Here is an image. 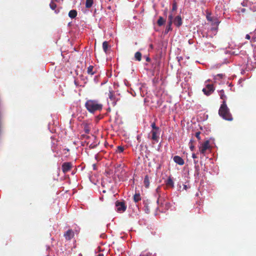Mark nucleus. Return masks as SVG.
<instances>
[{"label": "nucleus", "mask_w": 256, "mask_h": 256, "mask_svg": "<svg viewBox=\"0 0 256 256\" xmlns=\"http://www.w3.org/2000/svg\"><path fill=\"white\" fill-rule=\"evenodd\" d=\"M108 102H110L111 104L113 106H116L118 99L116 98L113 91H110L108 94Z\"/></svg>", "instance_id": "obj_7"}, {"label": "nucleus", "mask_w": 256, "mask_h": 256, "mask_svg": "<svg viewBox=\"0 0 256 256\" xmlns=\"http://www.w3.org/2000/svg\"><path fill=\"white\" fill-rule=\"evenodd\" d=\"M176 10H177V4L176 1H174L173 3H172V12L176 11Z\"/></svg>", "instance_id": "obj_24"}, {"label": "nucleus", "mask_w": 256, "mask_h": 256, "mask_svg": "<svg viewBox=\"0 0 256 256\" xmlns=\"http://www.w3.org/2000/svg\"><path fill=\"white\" fill-rule=\"evenodd\" d=\"M156 202H157L158 204L160 206H162L163 204V203L162 202V200L160 198H158V199Z\"/></svg>", "instance_id": "obj_27"}, {"label": "nucleus", "mask_w": 256, "mask_h": 256, "mask_svg": "<svg viewBox=\"0 0 256 256\" xmlns=\"http://www.w3.org/2000/svg\"><path fill=\"white\" fill-rule=\"evenodd\" d=\"M145 207V211L146 212L148 213L150 212V209L148 208V206L146 204L144 206Z\"/></svg>", "instance_id": "obj_30"}, {"label": "nucleus", "mask_w": 256, "mask_h": 256, "mask_svg": "<svg viewBox=\"0 0 256 256\" xmlns=\"http://www.w3.org/2000/svg\"><path fill=\"white\" fill-rule=\"evenodd\" d=\"M77 16V12L76 10H70L68 12V16L71 18H75Z\"/></svg>", "instance_id": "obj_14"}, {"label": "nucleus", "mask_w": 256, "mask_h": 256, "mask_svg": "<svg viewBox=\"0 0 256 256\" xmlns=\"http://www.w3.org/2000/svg\"><path fill=\"white\" fill-rule=\"evenodd\" d=\"M174 161L180 166H182L184 164V160L178 156H176L174 157Z\"/></svg>", "instance_id": "obj_12"}, {"label": "nucleus", "mask_w": 256, "mask_h": 256, "mask_svg": "<svg viewBox=\"0 0 256 256\" xmlns=\"http://www.w3.org/2000/svg\"><path fill=\"white\" fill-rule=\"evenodd\" d=\"M144 183L146 188H148L150 186V178L148 175H146L144 177Z\"/></svg>", "instance_id": "obj_15"}, {"label": "nucleus", "mask_w": 256, "mask_h": 256, "mask_svg": "<svg viewBox=\"0 0 256 256\" xmlns=\"http://www.w3.org/2000/svg\"><path fill=\"white\" fill-rule=\"evenodd\" d=\"M50 8H51V9H52V10H55V8H56V4L52 2L50 3Z\"/></svg>", "instance_id": "obj_25"}, {"label": "nucleus", "mask_w": 256, "mask_h": 256, "mask_svg": "<svg viewBox=\"0 0 256 256\" xmlns=\"http://www.w3.org/2000/svg\"><path fill=\"white\" fill-rule=\"evenodd\" d=\"M124 150V146H118L117 147V149L116 150V152L120 153V152H123Z\"/></svg>", "instance_id": "obj_23"}, {"label": "nucleus", "mask_w": 256, "mask_h": 256, "mask_svg": "<svg viewBox=\"0 0 256 256\" xmlns=\"http://www.w3.org/2000/svg\"><path fill=\"white\" fill-rule=\"evenodd\" d=\"M84 106L88 111L92 114L98 111H101L103 106L102 104L96 100H87Z\"/></svg>", "instance_id": "obj_1"}, {"label": "nucleus", "mask_w": 256, "mask_h": 256, "mask_svg": "<svg viewBox=\"0 0 256 256\" xmlns=\"http://www.w3.org/2000/svg\"><path fill=\"white\" fill-rule=\"evenodd\" d=\"M151 127L152 130L149 133L148 138L152 140L154 143H157L159 141L161 130L156 126L154 122L151 124Z\"/></svg>", "instance_id": "obj_3"}, {"label": "nucleus", "mask_w": 256, "mask_h": 256, "mask_svg": "<svg viewBox=\"0 0 256 256\" xmlns=\"http://www.w3.org/2000/svg\"><path fill=\"white\" fill-rule=\"evenodd\" d=\"M146 60L149 62L150 60V58L149 57H146Z\"/></svg>", "instance_id": "obj_34"}, {"label": "nucleus", "mask_w": 256, "mask_h": 256, "mask_svg": "<svg viewBox=\"0 0 256 256\" xmlns=\"http://www.w3.org/2000/svg\"><path fill=\"white\" fill-rule=\"evenodd\" d=\"M218 114L222 118L228 121L233 120L232 116L228 107L226 100H223L218 110Z\"/></svg>", "instance_id": "obj_2"}, {"label": "nucleus", "mask_w": 256, "mask_h": 256, "mask_svg": "<svg viewBox=\"0 0 256 256\" xmlns=\"http://www.w3.org/2000/svg\"><path fill=\"white\" fill-rule=\"evenodd\" d=\"M108 42H106V41H104V42H103V43H102V48H103L104 51L106 53H107V50H108Z\"/></svg>", "instance_id": "obj_20"}, {"label": "nucleus", "mask_w": 256, "mask_h": 256, "mask_svg": "<svg viewBox=\"0 0 256 256\" xmlns=\"http://www.w3.org/2000/svg\"><path fill=\"white\" fill-rule=\"evenodd\" d=\"M194 162L195 164H198V160H196V159H194Z\"/></svg>", "instance_id": "obj_33"}, {"label": "nucleus", "mask_w": 256, "mask_h": 256, "mask_svg": "<svg viewBox=\"0 0 256 256\" xmlns=\"http://www.w3.org/2000/svg\"><path fill=\"white\" fill-rule=\"evenodd\" d=\"M210 142L207 140L205 141L199 148V151L203 156H205L206 150L210 148Z\"/></svg>", "instance_id": "obj_4"}, {"label": "nucleus", "mask_w": 256, "mask_h": 256, "mask_svg": "<svg viewBox=\"0 0 256 256\" xmlns=\"http://www.w3.org/2000/svg\"><path fill=\"white\" fill-rule=\"evenodd\" d=\"M244 2H243L242 3V6H245V4H244Z\"/></svg>", "instance_id": "obj_41"}, {"label": "nucleus", "mask_w": 256, "mask_h": 256, "mask_svg": "<svg viewBox=\"0 0 256 256\" xmlns=\"http://www.w3.org/2000/svg\"><path fill=\"white\" fill-rule=\"evenodd\" d=\"M72 165L70 162H65L62 166V170L64 174L70 171L72 168Z\"/></svg>", "instance_id": "obj_8"}, {"label": "nucleus", "mask_w": 256, "mask_h": 256, "mask_svg": "<svg viewBox=\"0 0 256 256\" xmlns=\"http://www.w3.org/2000/svg\"><path fill=\"white\" fill-rule=\"evenodd\" d=\"M217 76H220V78H222V76H223V74H218L217 75Z\"/></svg>", "instance_id": "obj_35"}, {"label": "nucleus", "mask_w": 256, "mask_h": 256, "mask_svg": "<svg viewBox=\"0 0 256 256\" xmlns=\"http://www.w3.org/2000/svg\"><path fill=\"white\" fill-rule=\"evenodd\" d=\"M208 82H210V80H208L206 81V83Z\"/></svg>", "instance_id": "obj_39"}, {"label": "nucleus", "mask_w": 256, "mask_h": 256, "mask_svg": "<svg viewBox=\"0 0 256 256\" xmlns=\"http://www.w3.org/2000/svg\"><path fill=\"white\" fill-rule=\"evenodd\" d=\"M134 58L136 60L140 61L142 60V54L139 52H136L134 54Z\"/></svg>", "instance_id": "obj_17"}, {"label": "nucleus", "mask_w": 256, "mask_h": 256, "mask_svg": "<svg viewBox=\"0 0 256 256\" xmlns=\"http://www.w3.org/2000/svg\"><path fill=\"white\" fill-rule=\"evenodd\" d=\"M115 206L116 208V211L119 212H123L126 210V206L124 202L118 200L116 202Z\"/></svg>", "instance_id": "obj_5"}, {"label": "nucleus", "mask_w": 256, "mask_h": 256, "mask_svg": "<svg viewBox=\"0 0 256 256\" xmlns=\"http://www.w3.org/2000/svg\"><path fill=\"white\" fill-rule=\"evenodd\" d=\"M245 10H246L245 8H242L241 10V12H245Z\"/></svg>", "instance_id": "obj_36"}, {"label": "nucleus", "mask_w": 256, "mask_h": 256, "mask_svg": "<svg viewBox=\"0 0 256 256\" xmlns=\"http://www.w3.org/2000/svg\"><path fill=\"white\" fill-rule=\"evenodd\" d=\"M94 66H90L88 68L87 72L88 74L90 75H93L94 74V72L93 71Z\"/></svg>", "instance_id": "obj_21"}, {"label": "nucleus", "mask_w": 256, "mask_h": 256, "mask_svg": "<svg viewBox=\"0 0 256 256\" xmlns=\"http://www.w3.org/2000/svg\"><path fill=\"white\" fill-rule=\"evenodd\" d=\"M140 200H141V196H140V194H136L134 196V202H139Z\"/></svg>", "instance_id": "obj_19"}, {"label": "nucleus", "mask_w": 256, "mask_h": 256, "mask_svg": "<svg viewBox=\"0 0 256 256\" xmlns=\"http://www.w3.org/2000/svg\"><path fill=\"white\" fill-rule=\"evenodd\" d=\"M220 96L221 99L223 100H226V96L224 94V92L223 90H222L220 92Z\"/></svg>", "instance_id": "obj_22"}, {"label": "nucleus", "mask_w": 256, "mask_h": 256, "mask_svg": "<svg viewBox=\"0 0 256 256\" xmlns=\"http://www.w3.org/2000/svg\"><path fill=\"white\" fill-rule=\"evenodd\" d=\"M192 143H193V140H191L189 142L190 148L191 150H193L194 149V148Z\"/></svg>", "instance_id": "obj_26"}, {"label": "nucleus", "mask_w": 256, "mask_h": 256, "mask_svg": "<svg viewBox=\"0 0 256 256\" xmlns=\"http://www.w3.org/2000/svg\"><path fill=\"white\" fill-rule=\"evenodd\" d=\"M97 256H104V255L102 254H99Z\"/></svg>", "instance_id": "obj_37"}, {"label": "nucleus", "mask_w": 256, "mask_h": 256, "mask_svg": "<svg viewBox=\"0 0 256 256\" xmlns=\"http://www.w3.org/2000/svg\"><path fill=\"white\" fill-rule=\"evenodd\" d=\"M206 18L208 21H210V22L213 21V18L212 17H211L210 15L206 16Z\"/></svg>", "instance_id": "obj_28"}, {"label": "nucleus", "mask_w": 256, "mask_h": 256, "mask_svg": "<svg viewBox=\"0 0 256 256\" xmlns=\"http://www.w3.org/2000/svg\"><path fill=\"white\" fill-rule=\"evenodd\" d=\"M140 136H137V139H138V140H139L140 139Z\"/></svg>", "instance_id": "obj_38"}, {"label": "nucleus", "mask_w": 256, "mask_h": 256, "mask_svg": "<svg viewBox=\"0 0 256 256\" xmlns=\"http://www.w3.org/2000/svg\"><path fill=\"white\" fill-rule=\"evenodd\" d=\"M200 132H196V136L198 140H200Z\"/></svg>", "instance_id": "obj_29"}, {"label": "nucleus", "mask_w": 256, "mask_h": 256, "mask_svg": "<svg viewBox=\"0 0 256 256\" xmlns=\"http://www.w3.org/2000/svg\"><path fill=\"white\" fill-rule=\"evenodd\" d=\"M192 158H194V159H196L197 158V156H196V154L194 153H193L192 154Z\"/></svg>", "instance_id": "obj_31"}, {"label": "nucleus", "mask_w": 256, "mask_h": 256, "mask_svg": "<svg viewBox=\"0 0 256 256\" xmlns=\"http://www.w3.org/2000/svg\"><path fill=\"white\" fill-rule=\"evenodd\" d=\"M244 2H243L242 3V6H245V4H244Z\"/></svg>", "instance_id": "obj_40"}, {"label": "nucleus", "mask_w": 256, "mask_h": 256, "mask_svg": "<svg viewBox=\"0 0 256 256\" xmlns=\"http://www.w3.org/2000/svg\"><path fill=\"white\" fill-rule=\"evenodd\" d=\"M246 38L247 39V40H250V36L249 34H246Z\"/></svg>", "instance_id": "obj_32"}, {"label": "nucleus", "mask_w": 256, "mask_h": 256, "mask_svg": "<svg viewBox=\"0 0 256 256\" xmlns=\"http://www.w3.org/2000/svg\"><path fill=\"white\" fill-rule=\"evenodd\" d=\"M214 90V88L212 84H206V88L202 90L204 94L207 96L210 95Z\"/></svg>", "instance_id": "obj_6"}, {"label": "nucleus", "mask_w": 256, "mask_h": 256, "mask_svg": "<svg viewBox=\"0 0 256 256\" xmlns=\"http://www.w3.org/2000/svg\"><path fill=\"white\" fill-rule=\"evenodd\" d=\"M150 46V48H152V44H151Z\"/></svg>", "instance_id": "obj_42"}, {"label": "nucleus", "mask_w": 256, "mask_h": 256, "mask_svg": "<svg viewBox=\"0 0 256 256\" xmlns=\"http://www.w3.org/2000/svg\"><path fill=\"white\" fill-rule=\"evenodd\" d=\"M172 23L178 28L182 26V22L181 16H176L174 20H172Z\"/></svg>", "instance_id": "obj_10"}, {"label": "nucleus", "mask_w": 256, "mask_h": 256, "mask_svg": "<svg viewBox=\"0 0 256 256\" xmlns=\"http://www.w3.org/2000/svg\"><path fill=\"white\" fill-rule=\"evenodd\" d=\"M166 185L168 186H170L171 188H174V182L172 178L169 177L166 182Z\"/></svg>", "instance_id": "obj_13"}, {"label": "nucleus", "mask_w": 256, "mask_h": 256, "mask_svg": "<svg viewBox=\"0 0 256 256\" xmlns=\"http://www.w3.org/2000/svg\"><path fill=\"white\" fill-rule=\"evenodd\" d=\"M94 3L93 0H86V7L88 8H90Z\"/></svg>", "instance_id": "obj_18"}, {"label": "nucleus", "mask_w": 256, "mask_h": 256, "mask_svg": "<svg viewBox=\"0 0 256 256\" xmlns=\"http://www.w3.org/2000/svg\"><path fill=\"white\" fill-rule=\"evenodd\" d=\"M172 19H173V16H172V14H171L168 16V25H167L166 30H165L166 34H167L168 32L172 30Z\"/></svg>", "instance_id": "obj_9"}, {"label": "nucleus", "mask_w": 256, "mask_h": 256, "mask_svg": "<svg viewBox=\"0 0 256 256\" xmlns=\"http://www.w3.org/2000/svg\"><path fill=\"white\" fill-rule=\"evenodd\" d=\"M74 236V232L72 230H68L64 234V236L66 240H71Z\"/></svg>", "instance_id": "obj_11"}, {"label": "nucleus", "mask_w": 256, "mask_h": 256, "mask_svg": "<svg viewBox=\"0 0 256 256\" xmlns=\"http://www.w3.org/2000/svg\"><path fill=\"white\" fill-rule=\"evenodd\" d=\"M165 22L166 20H164L162 16H160L158 20L157 24L158 26H162L165 23Z\"/></svg>", "instance_id": "obj_16"}]
</instances>
